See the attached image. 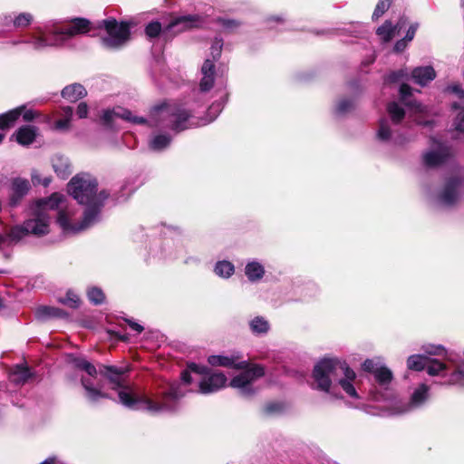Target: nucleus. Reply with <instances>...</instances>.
I'll list each match as a JSON object with an SVG mask.
<instances>
[{
    "label": "nucleus",
    "instance_id": "1",
    "mask_svg": "<svg viewBox=\"0 0 464 464\" xmlns=\"http://www.w3.org/2000/svg\"><path fill=\"white\" fill-rule=\"evenodd\" d=\"M97 191V181L91 175L82 173L75 175L68 183V192L78 203L86 205L84 216L81 223L72 224V218L75 212L71 207H63L58 212L57 223L63 232L69 234L79 233L92 226L99 220L100 210L103 200L108 195L102 191L99 195Z\"/></svg>",
    "mask_w": 464,
    "mask_h": 464
},
{
    "label": "nucleus",
    "instance_id": "2",
    "mask_svg": "<svg viewBox=\"0 0 464 464\" xmlns=\"http://www.w3.org/2000/svg\"><path fill=\"white\" fill-rule=\"evenodd\" d=\"M103 370H101L102 373L105 375L110 382L113 384L112 389L119 391V399L121 403L126 407L148 411L153 413L171 411L174 409L173 402L183 396V393L179 392V384L171 383L168 392H164L161 402H155L148 396H140L139 398H133L130 390L128 387H123L121 382L122 370L113 366H103Z\"/></svg>",
    "mask_w": 464,
    "mask_h": 464
},
{
    "label": "nucleus",
    "instance_id": "3",
    "mask_svg": "<svg viewBox=\"0 0 464 464\" xmlns=\"http://www.w3.org/2000/svg\"><path fill=\"white\" fill-rule=\"evenodd\" d=\"M117 118L135 124H144L149 121L152 127H168L179 132L188 128L189 114L179 106L164 104L151 111L149 121L142 117L133 116L131 111L122 108L106 111L102 116L103 121L108 124Z\"/></svg>",
    "mask_w": 464,
    "mask_h": 464
},
{
    "label": "nucleus",
    "instance_id": "4",
    "mask_svg": "<svg viewBox=\"0 0 464 464\" xmlns=\"http://www.w3.org/2000/svg\"><path fill=\"white\" fill-rule=\"evenodd\" d=\"M313 376L317 388L328 392L332 381H338L343 392L351 398L357 399L358 393L353 385L356 374L343 361L324 358L314 369Z\"/></svg>",
    "mask_w": 464,
    "mask_h": 464
},
{
    "label": "nucleus",
    "instance_id": "5",
    "mask_svg": "<svg viewBox=\"0 0 464 464\" xmlns=\"http://www.w3.org/2000/svg\"><path fill=\"white\" fill-rule=\"evenodd\" d=\"M208 362L212 366L244 370L243 372L235 376L230 382V385L233 388L239 389L244 396H250L255 392L251 386L252 382L265 374V370L262 366L257 364L250 365L247 361L240 360L238 355H211L208 357Z\"/></svg>",
    "mask_w": 464,
    "mask_h": 464
},
{
    "label": "nucleus",
    "instance_id": "6",
    "mask_svg": "<svg viewBox=\"0 0 464 464\" xmlns=\"http://www.w3.org/2000/svg\"><path fill=\"white\" fill-rule=\"evenodd\" d=\"M64 197L58 193H53L51 197L40 199L32 207L31 217L25 220V229L30 234L35 236H44L49 232L51 217L49 210L62 208Z\"/></svg>",
    "mask_w": 464,
    "mask_h": 464
},
{
    "label": "nucleus",
    "instance_id": "7",
    "mask_svg": "<svg viewBox=\"0 0 464 464\" xmlns=\"http://www.w3.org/2000/svg\"><path fill=\"white\" fill-rule=\"evenodd\" d=\"M437 377L447 378L441 384L464 386V354L437 344Z\"/></svg>",
    "mask_w": 464,
    "mask_h": 464
},
{
    "label": "nucleus",
    "instance_id": "8",
    "mask_svg": "<svg viewBox=\"0 0 464 464\" xmlns=\"http://www.w3.org/2000/svg\"><path fill=\"white\" fill-rule=\"evenodd\" d=\"M90 29V22L88 20L76 18L67 26L48 33L51 34L49 38L46 36L47 33L40 29L35 34L32 35L28 43H30L35 50H41L47 46L62 44L64 40L85 34L89 32Z\"/></svg>",
    "mask_w": 464,
    "mask_h": 464
},
{
    "label": "nucleus",
    "instance_id": "9",
    "mask_svg": "<svg viewBox=\"0 0 464 464\" xmlns=\"http://www.w3.org/2000/svg\"><path fill=\"white\" fill-rule=\"evenodd\" d=\"M102 24L107 32V36L102 38V44L110 49L122 47L130 40V24L118 23L115 19L103 20Z\"/></svg>",
    "mask_w": 464,
    "mask_h": 464
},
{
    "label": "nucleus",
    "instance_id": "10",
    "mask_svg": "<svg viewBox=\"0 0 464 464\" xmlns=\"http://www.w3.org/2000/svg\"><path fill=\"white\" fill-rule=\"evenodd\" d=\"M460 185L461 179L459 177L453 176L449 178L440 196V202L445 206H453L458 200Z\"/></svg>",
    "mask_w": 464,
    "mask_h": 464
},
{
    "label": "nucleus",
    "instance_id": "11",
    "mask_svg": "<svg viewBox=\"0 0 464 464\" xmlns=\"http://www.w3.org/2000/svg\"><path fill=\"white\" fill-rule=\"evenodd\" d=\"M362 369L365 372L372 373L376 382L381 385H386L392 380V372L387 367L380 365L373 360H365L362 363Z\"/></svg>",
    "mask_w": 464,
    "mask_h": 464
},
{
    "label": "nucleus",
    "instance_id": "12",
    "mask_svg": "<svg viewBox=\"0 0 464 464\" xmlns=\"http://www.w3.org/2000/svg\"><path fill=\"white\" fill-rule=\"evenodd\" d=\"M202 24L201 18L198 15L179 16L170 22L166 30L178 34L191 28L199 27Z\"/></svg>",
    "mask_w": 464,
    "mask_h": 464
},
{
    "label": "nucleus",
    "instance_id": "13",
    "mask_svg": "<svg viewBox=\"0 0 464 464\" xmlns=\"http://www.w3.org/2000/svg\"><path fill=\"white\" fill-rule=\"evenodd\" d=\"M227 377L222 372H213L199 383L201 393H211L226 386Z\"/></svg>",
    "mask_w": 464,
    "mask_h": 464
},
{
    "label": "nucleus",
    "instance_id": "14",
    "mask_svg": "<svg viewBox=\"0 0 464 464\" xmlns=\"http://www.w3.org/2000/svg\"><path fill=\"white\" fill-rule=\"evenodd\" d=\"M407 366L410 370L422 371L427 368L428 373L431 376L435 375V368L431 364V360L426 355L414 354L411 355L407 360Z\"/></svg>",
    "mask_w": 464,
    "mask_h": 464
},
{
    "label": "nucleus",
    "instance_id": "15",
    "mask_svg": "<svg viewBox=\"0 0 464 464\" xmlns=\"http://www.w3.org/2000/svg\"><path fill=\"white\" fill-rule=\"evenodd\" d=\"M37 135L38 129L36 127L31 125L22 126L15 132V140L19 144L27 146L34 141Z\"/></svg>",
    "mask_w": 464,
    "mask_h": 464
},
{
    "label": "nucleus",
    "instance_id": "16",
    "mask_svg": "<svg viewBox=\"0 0 464 464\" xmlns=\"http://www.w3.org/2000/svg\"><path fill=\"white\" fill-rule=\"evenodd\" d=\"M214 63L211 60L207 59L201 68L202 79L200 82V90L207 92L210 90L214 83Z\"/></svg>",
    "mask_w": 464,
    "mask_h": 464
},
{
    "label": "nucleus",
    "instance_id": "17",
    "mask_svg": "<svg viewBox=\"0 0 464 464\" xmlns=\"http://www.w3.org/2000/svg\"><path fill=\"white\" fill-rule=\"evenodd\" d=\"M53 168L61 179H67L72 173L70 162L67 158L56 155L53 159Z\"/></svg>",
    "mask_w": 464,
    "mask_h": 464
},
{
    "label": "nucleus",
    "instance_id": "18",
    "mask_svg": "<svg viewBox=\"0 0 464 464\" xmlns=\"http://www.w3.org/2000/svg\"><path fill=\"white\" fill-rule=\"evenodd\" d=\"M86 94L87 92L85 88L79 83L68 85L62 92L63 97L71 102H74L79 99L83 98Z\"/></svg>",
    "mask_w": 464,
    "mask_h": 464
},
{
    "label": "nucleus",
    "instance_id": "19",
    "mask_svg": "<svg viewBox=\"0 0 464 464\" xmlns=\"http://www.w3.org/2000/svg\"><path fill=\"white\" fill-rule=\"evenodd\" d=\"M29 188L30 185L26 179H14L12 182V205H15L17 201L28 192Z\"/></svg>",
    "mask_w": 464,
    "mask_h": 464
},
{
    "label": "nucleus",
    "instance_id": "20",
    "mask_svg": "<svg viewBox=\"0 0 464 464\" xmlns=\"http://www.w3.org/2000/svg\"><path fill=\"white\" fill-rule=\"evenodd\" d=\"M31 377L30 370L25 365H16L9 373L10 382L15 384H24Z\"/></svg>",
    "mask_w": 464,
    "mask_h": 464
},
{
    "label": "nucleus",
    "instance_id": "21",
    "mask_svg": "<svg viewBox=\"0 0 464 464\" xmlns=\"http://www.w3.org/2000/svg\"><path fill=\"white\" fill-rule=\"evenodd\" d=\"M434 76V70L431 66L419 67L412 71L414 82L421 86L430 82Z\"/></svg>",
    "mask_w": 464,
    "mask_h": 464
},
{
    "label": "nucleus",
    "instance_id": "22",
    "mask_svg": "<svg viewBox=\"0 0 464 464\" xmlns=\"http://www.w3.org/2000/svg\"><path fill=\"white\" fill-rule=\"evenodd\" d=\"M404 24V21H401L396 26H392L391 22L386 21L377 29L376 33L383 42H389L396 34L398 27L401 28Z\"/></svg>",
    "mask_w": 464,
    "mask_h": 464
},
{
    "label": "nucleus",
    "instance_id": "23",
    "mask_svg": "<svg viewBox=\"0 0 464 464\" xmlns=\"http://www.w3.org/2000/svg\"><path fill=\"white\" fill-rule=\"evenodd\" d=\"M23 110L24 106H20L0 115V129L4 130L10 128L20 117Z\"/></svg>",
    "mask_w": 464,
    "mask_h": 464
},
{
    "label": "nucleus",
    "instance_id": "24",
    "mask_svg": "<svg viewBox=\"0 0 464 464\" xmlns=\"http://www.w3.org/2000/svg\"><path fill=\"white\" fill-rule=\"evenodd\" d=\"M63 295H59L57 300L63 306L76 309L81 305V299L75 292H62Z\"/></svg>",
    "mask_w": 464,
    "mask_h": 464
},
{
    "label": "nucleus",
    "instance_id": "25",
    "mask_svg": "<svg viewBox=\"0 0 464 464\" xmlns=\"http://www.w3.org/2000/svg\"><path fill=\"white\" fill-rule=\"evenodd\" d=\"M411 94V88L408 84H405V83L401 84V87H400V95H401V101L405 104L414 108L416 111H418V112H425V111H426V107L425 106H423L422 104H420V103H419L417 102H411L408 101V97H410Z\"/></svg>",
    "mask_w": 464,
    "mask_h": 464
},
{
    "label": "nucleus",
    "instance_id": "26",
    "mask_svg": "<svg viewBox=\"0 0 464 464\" xmlns=\"http://www.w3.org/2000/svg\"><path fill=\"white\" fill-rule=\"evenodd\" d=\"M245 273L249 280L256 281L262 278L265 269L260 263L253 261L246 266Z\"/></svg>",
    "mask_w": 464,
    "mask_h": 464
},
{
    "label": "nucleus",
    "instance_id": "27",
    "mask_svg": "<svg viewBox=\"0 0 464 464\" xmlns=\"http://www.w3.org/2000/svg\"><path fill=\"white\" fill-rule=\"evenodd\" d=\"M453 158L452 148L437 140V168Z\"/></svg>",
    "mask_w": 464,
    "mask_h": 464
},
{
    "label": "nucleus",
    "instance_id": "28",
    "mask_svg": "<svg viewBox=\"0 0 464 464\" xmlns=\"http://www.w3.org/2000/svg\"><path fill=\"white\" fill-rule=\"evenodd\" d=\"M81 381L84 390L87 392V396L91 401H96L101 398H108V395L102 392L101 389L93 387L90 380L82 378Z\"/></svg>",
    "mask_w": 464,
    "mask_h": 464
},
{
    "label": "nucleus",
    "instance_id": "29",
    "mask_svg": "<svg viewBox=\"0 0 464 464\" xmlns=\"http://www.w3.org/2000/svg\"><path fill=\"white\" fill-rule=\"evenodd\" d=\"M65 315H67V314L64 311L53 306L44 305L40 306L36 310V316L41 319H45L48 317H63Z\"/></svg>",
    "mask_w": 464,
    "mask_h": 464
},
{
    "label": "nucleus",
    "instance_id": "30",
    "mask_svg": "<svg viewBox=\"0 0 464 464\" xmlns=\"http://www.w3.org/2000/svg\"><path fill=\"white\" fill-rule=\"evenodd\" d=\"M429 387L426 384H420L412 393L411 405L418 407L421 405L428 398Z\"/></svg>",
    "mask_w": 464,
    "mask_h": 464
},
{
    "label": "nucleus",
    "instance_id": "31",
    "mask_svg": "<svg viewBox=\"0 0 464 464\" xmlns=\"http://www.w3.org/2000/svg\"><path fill=\"white\" fill-rule=\"evenodd\" d=\"M5 19L6 20L5 23L6 25L12 23L14 27L18 28L29 25L33 20V16L29 13H22L14 19L11 16H5Z\"/></svg>",
    "mask_w": 464,
    "mask_h": 464
},
{
    "label": "nucleus",
    "instance_id": "32",
    "mask_svg": "<svg viewBox=\"0 0 464 464\" xmlns=\"http://www.w3.org/2000/svg\"><path fill=\"white\" fill-rule=\"evenodd\" d=\"M62 119H59L54 123V129L58 130H65L69 129L70 121L72 116V109L71 107H64L62 111Z\"/></svg>",
    "mask_w": 464,
    "mask_h": 464
},
{
    "label": "nucleus",
    "instance_id": "33",
    "mask_svg": "<svg viewBox=\"0 0 464 464\" xmlns=\"http://www.w3.org/2000/svg\"><path fill=\"white\" fill-rule=\"evenodd\" d=\"M387 111L394 123H399L404 118V110L395 102L388 104Z\"/></svg>",
    "mask_w": 464,
    "mask_h": 464
},
{
    "label": "nucleus",
    "instance_id": "34",
    "mask_svg": "<svg viewBox=\"0 0 464 464\" xmlns=\"http://www.w3.org/2000/svg\"><path fill=\"white\" fill-rule=\"evenodd\" d=\"M215 273L221 277H229L234 273V266L228 261H219L215 266Z\"/></svg>",
    "mask_w": 464,
    "mask_h": 464
},
{
    "label": "nucleus",
    "instance_id": "35",
    "mask_svg": "<svg viewBox=\"0 0 464 464\" xmlns=\"http://www.w3.org/2000/svg\"><path fill=\"white\" fill-rule=\"evenodd\" d=\"M170 137L167 135H156L150 141V148L153 150H161L170 143Z\"/></svg>",
    "mask_w": 464,
    "mask_h": 464
},
{
    "label": "nucleus",
    "instance_id": "36",
    "mask_svg": "<svg viewBox=\"0 0 464 464\" xmlns=\"http://www.w3.org/2000/svg\"><path fill=\"white\" fill-rule=\"evenodd\" d=\"M250 328L254 334H266L269 329V324L263 317L257 316L250 322Z\"/></svg>",
    "mask_w": 464,
    "mask_h": 464
},
{
    "label": "nucleus",
    "instance_id": "37",
    "mask_svg": "<svg viewBox=\"0 0 464 464\" xmlns=\"http://www.w3.org/2000/svg\"><path fill=\"white\" fill-rule=\"evenodd\" d=\"M207 368L205 366H200L196 363L188 364V371H183L181 373V380L184 383L188 384L191 382L190 372H193L196 373L203 374L206 373Z\"/></svg>",
    "mask_w": 464,
    "mask_h": 464
},
{
    "label": "nucleus",
    "instance_id": "38",
    "mask_svg": "<svg viewBox=\"0 0 464 464\" xmlns=\"http://www.w3.org/2000/svg\"><path fill=\"white\" fill-rule=\"evenodd\" d=\"M74 364L77 368L86 372L92 377H95L97 374V370H96L95 366L84 359H82V358L75 359Z\"/></svg>",
    "mask_w": 464,
    "mask_h": 464
},
{
    "label": "nucleus",
    "instance_id": "39",
    "mask_svg": "<svg viewBox=\"0 0 464 464\" xmlns=\"http://www.w3.org/2000/svg\"><path fill=\"white\" fill-rule=\"evenodd\" d=\"M30 234L29 231L25 229V222L22 226H15L11 228L8 237L11 240H20L23 238L25 235Z\"/></svg>",
    "mask_w": 464,
    "mask_h": 464
},
{
    "label": "nucleus",
    "instance_id": "40",
    "mask_svg": "<svg viewBox=\"0 0 464 464\" xmlns=\"http://www.w3.org/2000/svg\"><path fill=\"white\" fill-rule=\"evenodd\" d=\"M377 138L382 141H387L390 140L391 130L387 121H381L379 130L377 131Z\"/></svg>",
    "mask_w": 464,
    "mask_h": 464
},
{
    "label": "nucleus",
    "instance_id": "41",
    "mask_svg": "<svg viewBox=\"0 0 464 464\" xmlns=\"http://www.w3.org/2000/svg\"><path fill=\"white\" fill-rule=\"evenodd\" d=\"M422 165L427 169H433L435 167V150L430 149L422 156Z\"/></svg>",
    "mask_w": 464,
    "mask_h": 464
},
{
    "label": "nucleus",
    "instance_id": "42",
    "mask_svg": "<svg viewBox=\"0 0 464 464\" xmlns=\"http://www.w3.org/2000/svg\"><path fill=\"white\" fill-rule=\"evenodd\" d=\"M161 32V24L159 22L150 23L146 28L145 33L149 38H155L159 36Z\"/></svg>",
    "mask_w": 464,
    "mask_h": 464
},
{
    "label": "nucleus",
    "instance_id": "43",
    "mask_svg": "<svg viewBox=\"0 0 464 464\" xmlns=\"http://www.w3.org/2000/svg\"><path fill=\"white\" fill-rule=\"evenodd\" d=\"M390 5L391 0H380L372 14V19H378L379 17H381L389 8Z\"/></svg>",
    "mask_w": 464,
    "mask_h": 464
},
{
    "label": "nucleus",
    "instance_id": "44",
    "mask_svg": "<svg viewBox=\"0 0 464 464\" xmlns=\"http://www.w3.org/2000/svg\"><path fill=\"white\" fill-rule=\"evenodd\" d=\"M222 109L223 105L221 103H213L208 110V115L209 116V119L205 123L213 121L221 112Z\"/></svg>",
    "mask_w": 464,
    "mask_h": 464
},
{
    "label": "nucleus",
    "instance_id": "45",
    "mask_svg": "<svg viewBox=\"0 0 464 464\" xmlns=\"http://www.w3.org/2000/svg\"><path fill=\"white\" fill-rule=\"evenodd\" d=\"M89 300L94 304H101L105 301L104 292H87Z\"/></svg>",
    "mask_w": 464,
    "mask_h": 464
},
{
    "label": "nucleus",
    "instance_id": "46",
    "mask_svg": "<svg viewBox=\"0 0 464 464\" xmlns=\"http://www.w3.org/2000/svg\"><path fill=\"white\" fill-rule=\"evenodd\" d=\"M448 92L455 94L460 101L464 102V90L460 84H452L447 87Z\"/></svg>",
    "mask_w": 464,
    "mask_h": 464
},
{
    "label": "nucleus",
    "instance_id": "47",
    "mask_svg": "<svg viewBox=\"0 0 464 464\" xmlns=\"http://www.w3.org/2000/svg\"><path fill=\"white\" fill-rule=\"evenodd\" d=\"M455 130L464 132V109H461L454 120Z\"/></svg>",
    "mask_w": 464,
    "mask_h": 464
},
{
    "label": "nucleus",
    "instance_id": "48",
    "mask_svg": "<svg viewBox=\"0 0 464 464\" xmlns=\"http://www.w3.org/2000/svg\"><path fill=\"white\" fill-rule=\"evenodd\" d=\"M353 107V102L349 100H342L336 107V111L339 114L349 111Z\"/></svg>",
    "mask_w": 464,
    "mask_h": 464
},
{
    "label": "nucleus",
    "instance_id": "49",
    "mask_svg": "<svg viewBox=\"0 0 464 464\" xmlns=\"http://www.w3.org/2000/svg\"><path fill=\"white\" fill-rule=\"evenodd\" d=\"M222 46H223V43H222V40H216L212 46H211V54L213 56V59H217L220 56L221 54V50H222Z\"/></svg>",
    "mask_w": 464,
    "mask_h": 464
},
{
    "label": "nucleus",
    "instance_id": "50",
    "mask_svg": "<svg viewBox=\"0 0 464 464\" xmlns=\"http://www.w3.org/2000/svg\"><path fill=\"white\" fill-rule=\"evenodd\" d=\"M22 112H23V118L25 121H31L38 115L37 111L31 110V109L25 110L24 106V110L22 111Z\"/></svg>",
    "mask_w": 464,
    "mask_h": 464
},
{
    "label": "nucleus",
    "instance_id": "51",
    "mask_svg": "<svg viewBox=\"0 0 464 464\" xmlns=\"http://www.w3.org/2000/svg\"><path fill=\"white\" fill-rule=\"evenodd\" d=\"M88 113V106L85 102H81L77 107L76 114L80 119L85 118Z\"/></svg>",
    "mask_w": 464,
    "mask_h": 464
},
{
    "label": "nucleus",
    "instance_id": "52",
    "mask_svg": "<svg viewBox=\"0 0 464 464\" xmlns=\"http://www.w3.org/2000/svg\"><path fill=\"white\" fill-rule=\"evenodd\" d=\"M125 321L127 322V324L130 325V327L133 331H135V332H137L139 334L141 333L143 331V329H144L142 325H140V324L134 322L133 320L126 319Z\"/></svg>",
    "mask_w": 464,
    "mask_h": 464
},
{
    "label": "nucleus",
    "instance_id": "53",
    "mask_svg": "<svg viewBox=\"0 0 464 464\" xmlns=\"http://www.w3.org/2000/svg\"><path fill=\"white\" fill-rule=\"evenodd\" d=\"M416 29H417L416 25H411L408 29L406 35L404 37V40H406L407 42H411L414 38Z\"/></svg>",
    "mask_w": 464,
    "mask_h": 464
},
{
    "label": "nucleus",
    "instance_id": "54",
    "mask_svg": "<svg viewBox=\"0 0 464 464\" xmlns=\"http://www.w3.org/2000/svg\"><path fill=\"white\" fill-rule=\"evenodd\" d=\"M281 410V405L278 403H270L266 407L267 413H273Z\"/></svg>",
    "mask_w": 464,
    "mask_h": 464
},
{
    "label": "nucleus",
    "instance_id": "55",
    "mask_svg": "<svg viewBox=\"0 0 464 464\" xmlns=\"http://www.w3.org/2000/svg\"><path fill=\"white\" fill-rule=\"evenodd\" d=\"M407 41L402 39V40H400L398 41L396 44H395V46H394V50L396 52H401L405 49L406 45H407Z\"/></svg>",
    "mask_w": 464,
    "mask_h": 464
},
{
    "label": "nucleus",
    "instance_id": "56",
    "mask_svg": "<svg viewBox=\"0 0 464 464\" xmlns=\"http://www.w3.org/2000/svg\"><path fill=\"white\" fill-rule=\"evenodd\" d=\"M221 22H222V25L227 29H232L234 27L238 26V24L233 20H222Z\"/></svg>",
    "mask_w": 464,
    "mask_h": 464
},
{
    "label": "nucleus",
    "instance_id": "57",
    "mask_svg": "<svg viewBox=\"0 0 464 464\" xmlns=\"http://www.w3.org/2000/svg\"><path fill=\"white\" fill-rule=\"evenodd\" d=\"M57 459L54 457H51L46 459L44 461L41 462L40 464H56Z\"/></svg>",
    "mask_w": 464,
    "mask_h": 464
},
{
    "label": "nucleus",
    "instance_id": "58",
    "mask_svg": "<svg viewBox=\"0 0 464 464\" xmlns=\"http://www.w3.org/2000/svg\"><path fill=\"white\" fill-rule=\"evenodd\" d=\"M451 109L452 110H461L462 108L459 102H455L451 104Z\"/></svg>",
    "mask_w": 464,
    "mask_h": 464
},
{
    "label": "nucleus",
    "instance_id": "59",
    "mask_svg": "<svg viewBox=\"0 0 464 464\" xmlns=\"http://www.w3.org/2000/svg\"><path fill=\"white\" fill-rule=\"evenodd\" d=\"M419 124H423V126L425 128H430V121H425V122L419 121Z\"/></svg>",
    "mask_w": 464,
    "mask_h": 464
},
{
    "label": "nucleus",
    "instance_id": "60",
    "mask_svg": "<svg viewBox=\"0 0 464 464\" xmlns=\"http://www.w3.org/2000/svg\"><path fill=\"white\" fill-rule=\"evenodd\" d=\"M391 80H392V81H396V80H397V73H395V72H394V73H392V74L391 75Z\"/></svg>",
    "mask_w": 464,
    "mask_h": 464
},
{
    "label": "nucleus",
    "instance_id": "61",
    "mask_svg": "<svg viewBox=\"0 0 464 464\" xmlns=\"http://www.w3.org/2000/svg\"><path fill=\"white\" fill-rule=\"evenodd\" d=\"M5 238L0 234V246L5 242Z\"/></svg>",
    "mask_w": 464,
    "mask_h": 464
},
{
    "label": "nucleus",
    "instance_id": "62",
    "mask_svg": "<svg viewBox=\"0 0 464 464\" xmlns=\"http://www.w3.org/2000/svg\"><path fill=\"white\" fill-rule=\"evenodd\" d=\"M5 135L0 133V143L3 141Z\"/></svg>",
    "mask_w": 464,
    "mask_h": 464
},
{
    "label": "nucleus",
    "instance_id": "63",
    "mask_svg": "<svg viewBox=\"0 0 464 464\" xmlns=\"http://www.w3.org/2000/svg\"><path fill=\"white\" fill-rule=\"evenodd\" d=\"M430 138L431 142H433L434 141V138H433V136L431 134H430Z\"/></svg>",
    "mask_w": 464,
    "mask_h": 464
},
{
    "label": "nucleus",
    "instance_id": "64",
    "mask_svg": "<svg viewBox=\"0 0 464 464\" xmlns=\"http://www.w3.org/2000/svg\"><path fill=\"white\" fill-rule=\"evenodd\" d=\"M460 3H461V6L464 7V0H460Z\"/></svg>",
    "mask_w": 464,
    "mask_h": 464
}]
</instances>
